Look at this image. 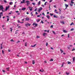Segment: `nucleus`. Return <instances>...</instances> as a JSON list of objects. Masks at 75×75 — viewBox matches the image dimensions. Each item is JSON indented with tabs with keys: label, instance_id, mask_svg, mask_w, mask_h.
<instances>
[{
	"label": "nucleus",
	"instance_id": "obj_44",
	"mask_svg": "<svg viewBox=\"0 0 75 75\" xmlns=\"http://www.w3.org/2000/svg\"><path fill=\"white\" fill-rule=\"evenodd\" d=\"M52 32H53V34H55V31H52Z\"/></svg>",
	"mask_w": 75,
	"mask_h": 75
},
{
	"label": "nucleus",
	"instance_id": "obj_36",
	"mask_svg": "<svg viewBox=\"0 0 75 75\" xmlns=\"http://www.w3.org/2000/svg\"><path fill=\"white\" fill-rule=\"evenodd\" d=\"M47 2H45V6H46V3H47Z\"/></svg>",
	"mask_w": 75,
	"mask_h": 75
},
{
	"label": "nucleus",
	"instance_id": "obj_24",
	"mask_svg": "<svg viewBox=\"0 0 75 75\" xmlns=\"http://www.w3.org/2000/svg\"><path fill=\"white\" fill-rule=\"evenodd\" d=\"M40 72H44V70H40Z\"/></svg>",
	"mask_w": 75,
	"mask_h": 75
},
{
	"label": "nucleus",
	"instance_id": "obj_15",
	"mask_svg": "<svg viewBox=\"0 0 75 75\" xmlns=\"http://www.w3.org/2000/svg\"><path fill=\"white\" fill-rule=\"evenodd\" d=\"M60 51H61V54H62V52H64V51H63L62 50V49H61L60 50Z\"/></svg>",
	"mask_w": 75,
	"mask_h": 75
},
{
	"label": "nucleus",
	"instance_id": "obj_57",
	"mask_svg": "<svg viewBox=\"0 0 75 75\" xmlns=\"http://www.w3.org/2000/svg\"><path fill=\"white\" fill-rule=\"evenodd\" d=\"M37 17H40V15H38Z\"/></svg>",
	"mask_w": 75,
	"mask_h": 75
},
{
	"label": "nucleus",
	"instance_id": "obj_3",
	"mask_svg": "<svg viewBox=\"0 0 75 75\" xmlns=\"http://www.w3.org/2000/svg\"><path fill=\"white\" fill-rule=\"evenodd\" d=\"M42 10V8L41 7H40L39 9V10H38V11H39V12H40V11H41V10Z\"/></svg>",
	"mask_w": 75,
	"mask_h": 75
},
{
	"label": "nucleus",
	"instance_id": "obj_37",
	"mask_svg": "<svg viewBox=\"0 0 75 75\" xmlns=\"http://www.w3.org/2000/svg\"><path fill=\"white\" fill-rule=\"evenodd\" d=\"M73 61H75V57H73Z\"/></svg>",
	"mask_w": 75,
	"mask_h": 75
},
{
	"label": "nucleus",
	"instance_id": "obj_4",
	"mask_svg": "<svg viewBox=\"0 0 75 75\" xmlns=\"http://www.w3.org/2000/svg\"><path fill=\"white\" fill-rule=\"evenodd\" d=\"M28 8H29V9L30 10V11H32V10H33V7H31L30 6H29L28 7Z\"/></svg>",
	"mask_w": 75,
	"mask_h": 75
},
{
	"label": "nucleus",
	"instance_id": "obj_45",
	"mask_svg": "<svg viewBox=\"0 0 75 75\" xmlns=\"http://www.w3.org/2000/svg\"><path fill=\"white\" fill-rule=\"evenodd\" d=\"M25 46H27V43H25Z\"/></svg>",
	"mask_w": 75,
	"mask_h": 75
},
{
	"label": "nucleus",
	"instance_id": "obj_11",
	"mask_svg": "<svg viewBox=\"0 0 75 75\" xmlns=\"http://www.w3.org/2000/svg\"><path fill=\"white\" fill-rule=\"evenodd\" d=\"M36 45H37V44H36L34 45H31V47H35Z\"/></svg>",
	"mask_w": 75,
	"mask_h": 75
},
{
	"label": "nucleus",
	"instance_id": "obj_29",
	"mask_svg": "<svg viewBox=\"0 0 75 75\" xmlns=\"http://www.w3.org/2000/svg\"><path fill=\"white\" fill-rule=\"evenodd\" d=\"M61 18H64V17L63 16H61V17H60Z\"/></svg>",
	"mask_w": 75,
	"mask_h": 75
},
{
	"label": "nucleus",
	"instance_id": "obj_35",
	"mask_svg": "<svg viewBox=\"0 0 75 75\" xmlns=\"http://www.w3.org/2000/svg\"><path fill=\"white\" fill-rule=\"evenodd\" d=\"M50 14L51 16H52L53 15V14L51 13H50Z\"/></svg>",
	"mask_w": 75,
	"mask_h": 75
},
{
	"label": "nucleus",
	"instance_id": "obj_27",
	"mask_svg": "<svg viewBox=\"0 0 75 75\" xmlns=\"http://www.w3.org/2000/svg\"><path fill=\"white\" fill-rule=\"evenodd\" d=\"M66 74L67 75H69L70 74V73L69 72L68 73L67 72H66Z\"/></svg>",
	"mask_w": 75,
	"mask_h": 75
},
{
	"label": "nucleus",
	"instance_id": "obj_7",
	"mask_svg": "<svg viewBox=\"0 0 75 75\" xmlns=\"http://www.w3.org/2000/svg\"><path fill=\"white\" fill-rule=\"evenodd\" d=\"M25 20L26 21H29V20H30V19L28 18H25Z\"/></svg>",
	"mask_w": 75,
	"mask_h": 75
},
{
	"label": "nucleus",
	"instance_id": "obj_40",
	"mask_svg": "<svg viewBox=\"0 0 75 75\" xmlns=\"http://www.w3.org/2000/svg\"><path fill=\"white\" fill-rule=\"evenodd\" d=\"M72 24H74V23H71L70 24V25L71 26L72 25Z\"/></svg>",
	"mask_w": 75,
	"mask_h": 75
},
{
	"label": "nucleus",
	"instance_id": "obj_23",
	"mask_svg": "<svg viewBox=\"0 0 75 75\" xmlns=\"http://www.w3.org/2000/svg\"><path fill=\"white\" fill-rule=\"evenodd\" d=\"M64 63H62L61 67H63L64 66Z\"/></svg>",
	"mask_w": 75,
	"mask_h": 75
},
{
	"label": "nucleus",
	"instance_id": "obj_26",
	"mask_svg": "<svg viewBox=\"0 0 75 75\" xmlns=\"http://www.w3.org/2000/svg\"><path fill=\"white\" fill-rule=\"evenodd\" d=\"M37 22H39V21H40V19H37L36 20Z\"/></svg>",
	"mask_w": 75,
	"mask_h": 75
},
{
	"label": "nucleus",
	"instance_id": "obj_32",
	"mask_svg": "<svg viewBox=\"0 0 75 75\" xmlns=\"http://www.w3.org/2000/svg\"><path fill=\"white\" fill-rule=\"evenodd\" d=\"M50 61H54V60L52 59H51Z\"/></svg>",
	"mask_w": 75,
	"mask_h": 75
},
{
	"label": "nucleus",
	"instance_id": "obj_49",
	"mask_svg": "<svg viewBox=\"0 0 75 75\" xmlns=\"http://www.w3.org/2000/svg\"><path fill=\"white\" fill-rule=\"evenodd\" d=\"M9 21V18H8L7 19V21Z\"/></svg>",
	"mask_w": 75,
	"mask_h": 75
},
{
	"label": "nucleus",
	"instance_id": "obj_10",
	"mask_svg": "<svg viewBox=\"0 0 75 75\" xmlns=\"http://www.w3.org/2000/svg\"><path fill=\"white\" fill-rule=\"evenodd\" d=\"M1 15H3V12H1L0 13V19L1 18Z\"/></svg>",
	"mask_w": 75,
	"mask_h": 75
},
{
	"label": "nucleus",
	"instance_id": "obj_41",
	"mask_svg": "<svg viewBox=\"0 0 75 75\" xmlns=\"http://www.w3.org/2000/svg\"><path fill=\"white\" fill-rule=\"evenodd\" d=\"M41 23H42V24H43L44 23V22H43L42 20L41 21Z\"/></svg>",
	"mask_w": 75,
	"mask_h": 75
},
{
	"label": "nucleus",
	"instance_id": "obj_31",
	"mask_svg": "<svg viewBox=\"0 0 75 75\" xmlns=\"http://www.w3.org/2000/svg\"><path fill=\"white\" fill-rule=\"evenodd\" d=\"M17 31H19V30H16V33H15L16 34L17 33V32H16Z\"/></svg>",
	"mask_w": 75,
	"mask_h": 75
},
{
	"label": "nucleus",
	"instance_id": "obj_8",
	"mask_svg": "<svg viewBox=\"0 0 75 75\" xmlns=\"http://www.w3.org/2000/svg\"><path fill=\"white\" fill-rule=\"evenodd\" d=\"M35 25V27H37V24H36L35 23H34L33 24V25Z\"/></svg>",
	"mask_w": 75,
	"mask_h": 75
},
{
	"label": "nucleus",
	"instance_id": "obj_63",
	"mask_svg": "<svg viewBox=\"0 0 75 75\" xmlns=\"http://www.w3.org/2000/svg\"><path fill=\"white\" fill-rule=\"evenodd\" d=\"M18 23H20V20H18Z\"/></svg>",
	"mask_w": 75,
	"mask_h": 75
},
{
	"label": "nucleus",
	"instance_id": "obj_55",
	"mask_svg": "<svg viewBox=\"0 0 75 75\" xmlns=\"http://www.w3.org/2000/svg\"><path fill=\"white\" fill-rule=\"evenodd\" d=\"M52 0H50V3H51V2H52Z\"/></svg>",
	"mask_w": 75,
	"mask_h": 75
},
{
	"label": "nucleus",
	"instance_id": "obj_1",
	"mask_svg": "<svg viewBox=\"0 0 75 75\" xmlns=\"http://www.w3.org/2000/svg\"><path fill=\"white\" fill-rule=\"evenodd\" d=\"M3 6H0V11L2 10L3 12H4V10H3L4 9V8H3Z\"/></svg>",
	"mask_w": 75,
	"mask_h": 75
},
{
	"label": "nucleus",
	"instance_id": "obj_5",
	"mask_svg": "<svg viewBox=\"0 0 75 75\" xmlns=\"http://www.w3.org/2000/svg\"><path fill=\"white\" fill-rule=\"evenodd\" d=\"M9 6H8V7H6V9H5V11H7V9L9 8Z\"/></svg>",
	"mask_w": 75,
	"mask_h": 75
},
{
	"label": "nucleus",
	"instance_id": "obj_21",
	"mask_svg": "<svg viewBox=\"0 0 75 75\" xmlns=\"http://www.w3.org/2000/svg\"><path fill=\"white\" fill-rule=\"evenodd\" d=\"M65 6L66 7H68V5L67 4H65Z\"/></svg>",
	"mask_w": 75,
	"mask_h": 75
},
{
	"label": "nucleus",
	"instance_id": "obj_54",
	"mask_svg": "<svg viewBox=\"0 0 75 75\" xmlns=\"http://www.w3.org/2000/svg\"><path fill=\"white\" fill-rule=\"evenodd\" d=\"M4 25H2V28H4Z\"/></svg>",
	"mask_w": 75,
	"mask_h": 75
},
{
	"label": "nucleus",
	"instance_id": "obj_48",
	"mask_svg": "<svg viewBox=\"0 0 75 75\" xmlns=\"http://www.w3.org/2000/svg\"><path fill=\"white\" fill-rule=\"evenodd\" d=\"M44 62H45V63H47V62H46V61H44Z\"/></svg>",
	"mask_w": 75,
	"mask_h": 75
},
{
	"label": "nucleus",
	"instance_id": "obj_9",
	"mask_svg": "<svg viewBox=\"0 0 75 75\" xmlns=\"http://www.w3.org/2000/svg\"><path fill=\"white\" fill-rule=\"evenodd\" d=\"M25 0H23V1H21V4H23V3H25Z\"/></svg>",
	"mask_w": 75,
	"mask_h": 75
},
{
	"label": "nucleus",
	"instance_id": "obj_28",
	"mask_svg": "<svg viewBox=\"0 0 75 75\" xmlns=\"http://www.w3.org/2000/svg\"><path fill=\"white\" fill-rule=\"evenodd\" d=\"M10 31L11 32V31H13V29H12V28H10Z\"/></svg>",
	"mask_w": 75,
	"mask_h": 75
},
{
	"label": "nucleus",
	"instance_id": "obj_16",
	"mask_svg": "<svg viewBox=\"0 0 75 75\" xmlns=\"http://www.w3.org/2000/svg\"><path fill=\"white\" fill-rule=\"evenodd\" d=\"M26 9V8H23L22 9V10H25Z\"/></svg>",
	"mask_w": 75,
	"mask_h": 75
},
{
	"label": "nucleus",
	"instance_id": "obj_13",
	"mask_svg": "<svg viewBox=\"0 0 75 75\" xmlns=\"http://www.w3.org/2000/svg\"><path fill=\"white\" fill-rule=\"evenodd\" d=\"M40 4H41V1H39V2H38V6H40Z\"/></svg>",
	"mask_w": 75,
	"mask_h": 75
},
{
	"label": "nucleus",
	"instance_id": "obj_2",
	"mask_svg": "<svg viewBox=\"0 0 75 75\" xmlns=\"http://www.w3.org/2000/svg\"><path fill=\"white\" fill-rule=\"evenodd\" d=\"M26 3H27V6H28V5H29L30 4V1H26Z\"/></svg>",
	"mask_w": 75,
	"mask_h": 75
},
{
	"label": "nucleus",
	"instance_id": "obj_14",
	"mask_svg": "<svg viewBox=\"0 0 75 75\" xmlns=\"http://www.w3.org/2000/svg\"><path fill=\"white\" fill-rule=\"evenodd\" d=\"M13 4V3L12 2H9L10 5H12V4Z\"/></svg>",
	"mask_w": 75,
	"mask_h": 75
},
{
	"label": "nucleus",
	"instance_id": "obj_43",
	"mask_svg": "<svg viewBox=\"0 0 75 75\" xmlns=\"http://www.w3.org/2000/svg\"><path fill=\"white\" fill-rule=\"evenodd\" d=\"M74 30V28H72L71 29V31H73Z\"/></svg>",
	"mask_w": 75,
	"mask_h": 75
},
{
	"label": "nucleus",
	"instance_id": "obj_61",
	"mask_svg": "<svg viewBox=\"0 0 75 75\" xmlns=\"http://www.w3.org/2000/svg\"><path fill=\"white\" fill-rule=\"evenodd\" d=\"M68 49H70V47H67Z\"/></svg>",
	"mask_w": 75,
	"mask_h": 75
},
{
	"label": "nucleus",
	"instance_id": "obj_60",
	"mask_svg": "<svg viewBox=\"0 0 75 75\" xmlns=\"http://www.w3.org/2000/svg\"><path fill=\"white\" fill-rule=\"evenodd\" d=\"M2 54H4V51L2 50Z\"/></svg>",
	"mask_w": 75,
	"mask_h": 75
},
{
	"label": "nucleus",
	"instance_id": "obj_39",
	"mask_svg": "<svg viewBox=\"0 0 75 75\" xmlns=\"http://www.w3.org/2000/svg\"><path fill=\"white\" fill-rule=\"evenodd\" d=\"M32 4L33 5H35V3H32Z\"/></svg>",
	"mask_w": 75,
	"mask_h": 75
},
{
	"label": "nucleus",
	"instance_id": "obj_56",
	"mask_svg": "<svg viewBox=\"0 0 75 75\" xmlns=\"http://www.w3.org/2000/svg\"><path fill=\"white\" fill-rule=\"evenodd\" d=\"M42 15H44V16H45V14H44V13L43 12L42 13Z\"/></svg>",
	"mask_w": 75,
	"mask_h": 75
},
{
	"label": "nucleus",
	"instance_id": "obj_19",
	"mask_svg": "<svg viewBox=\"0 0 75 75\" xmlns=\"http://www.w3.org/2000/svg\"><path fill=\"white\" fill-rule=\"evenodd\" d=\"M9 69H10V68L9 67L6 68V70L8 71H9Z\"/></svg>",
	"mask_w": 75,
	"mask_h": 75
},
{
	"label": "nucleus",
	"instance_id": "obj_58",
	"mask_svg": "<svg viewBox=\"0 0 75 75\" xmlns=\"http://www.w3.org/2000/svg\"><path fill=\"white\" fill-rule=\"evenodd\" d=\"M46 46H47V45H48V42H46Z\"/></svg>",
	"mask_w": 75,
	"mask_h": 75
},
{
	"label": "nucleus",
	"instance_id": "obj_30",
	"mask_svg": "<svg viewBox=\"0 0 75 75\" xmlns=\"http://www.w3.org/2000/svg\"><path fill=\"white\" fill-rule=\"evenodd\" d=\"M53 17H54V18H58V17H57V16H55V15H54V16H53Z\"/></svg>",
	"mask_w": 75,
	"mask_h": 75
},
{
	"label": "nucleus",
	"instance_id": "obj_46",
	"mask_svg": "<svg viewBox=\"0 0 75 75\" xmlns=\"http://www.w3.org/2000/svg\"><path fill=\"white\" fill-rule=\"evenodd\" d=\"M74 2H72V1H71V4H74Z\"/></svg>",
	"mask_w": 75,
	"mask_h": 75
},
{
	"label": "nucleus",
	"instance_id": "obj_64",
	"mask_svg": "<svg viewBox=\"0 0 75 75\" xmlns=\"http://www.w3.org/2000/svg\"><path fill=\"white\" fill-rule=\"evenodd\" d=\"M16 13H18L19 12L18 11H16Z\"/></svg>",
	"mask_w": 75,
	"mask_h": 75
},
{
	"label": "nucleus",
	"instance_id": "obj_62",
	"mask_svg": "<svg viewBox=\"0 0 75 75\" xmlns=\"http://www.w3.org/2000/svg\"><path fill=\"white\" fill-rule=\"evenodd\" d=\"M8 52H10V51H11V50H8Z\"/></svg>",
	"mask_w": 75,
	"mask_h": 75
},
{
	"label": "nucleus",
	"instance_id": "obj_17",
	"mask_svg": "<svg viewBox=\"0 0 75 75\" xmlns=\"http://www.w3.org/2000/svg\"><path fill=\"white\" fill-rule=\"evenodd\" d=\"M46 17H47V18H48V19H49V18H50V16H49L48 15H47L46 16Z\"/></svg>",
	"mask_w": 75,
	"mask_h": 75
},
{
	"label": "nucleus",
	"instance_id": "obj_52",
	"mask_svg": "<svg viewBox=\"0 0 75 75\" xmlns=\"http://www.w3.org/2000/svg\"><path fill=\"white\" fill-rule=\"evenodd\" d=\"M11 41H13V42H14V41H13V39H12V40H11Z\"/></svg>",
	"mask_w": 75,
	"mask_h": 75
},
{
	"label": "nucleus",
	"instance_id": "obj_53",
	"mask_svg": "<svg viewBox=\"0 0 75 75\" xmlns=\"http://www.w3.org/2000/svg\"><path fill=\"white\" fill-rule=\"evenodd\" d=\"M2 71L3 72H6V71H4L3 70H2Z\"/></svg>",
	"mask_w": 75,
	"mask_h": 75
},
{
	"label": "nucleus",
	"instance_id": "obj_34",
	"mask_svg": "<svg viewBox=\"0 0 75 75\" xmlns=\"http://www.w3.org/2000/svg\"><path fill=\"white\" fill-rule=\"evenodd\" d=\"M72 51H75V49L74 48H73V49L72 50Z\"/></svg>",
	"mask_w": 75,
	"mask_h": 75
},
{
	"label": "nucleus",
	"instance_id": "obj_51",
	"mask_svg": "<svg viewBox=\"0 0 75 75\" xmlns=\"http://www.w3.org/2000/svg\"><path fill=\"white\" fill-rule=\"evenodd\" d=\"M20 42V41H18L16 42V43H18L19 42Z\"/></svg>",
	"mask_w": 75,
	"mask_h": 75
},
{
	"label": "nucleus",
	"instance_id": "obj_6",
	"mask_svg": "<svg viewBox=\"0 0 75 75\" xmlns=\"http://www.w3.org/2000/svg\"><path fill=\"white\" fill-rule=\"evenodd\" d=\"M25 26H27L28 25L29 26H30L31 25V24H30L28 23L27 24L26 23L25 24Z\"/></svg>",
	"mask_w": 75,
	"mask_h": 75
},
{
	"label": "nucleus",
	"instance_id": "obj_33",
	"mask_svg": "<svg viewBox=\"0 0 75 75\" xmlns=\"http://www.w3.org/2000/svg\"><path fill=\"white\" fill-rule=\"evenodd\" d=\"M37 8H36L34 10L35 11H37Z\"/></svg>",
	"mask_w": 75,
	"mask_h": 75
},
{
	"label": "nucleus",
	"instance_id": "obj_12",
	"mask_svg": "<svg viewBox=\"0 0 75 75\" xmlns=\"http://www.w3.org/2000/svg\"><path fill=\"white\" fill-rule=\"evenodd\" d=\"M47 33H44L43 34V36H45L46 35H47Z\"/></svg>",
	"mask_w": 75,
	"mask_h": 75
},
{
	"label": "nucleus",
	"instance_id": "obj_25",
	"mask_svg": "<svg viewBox=\"0 0 75 75\" xmlns=\"http://www.w3.org/2000/svg\"><path fill=\"white\" fill-rule=\"evenodd\" d=\"M4 2L5 3H7V1L6 0H4Z\"/></svg>",
	"mask_w": 75,
	"mask_h": 75
},
{
	"label": "nucleus",
	"instance_id": "obj_59",
	"mask_svg": "<svg viewBox=\"0 0 75 75\" xmlns=\"http://www.w3.org/2000/svg\"><path fill=\"white\" fill-rule=\"evenodd\" d=\"M51 50H54V48H53L52 47H51Z\"/></svg>",
	"mask_w": 75,
	"mask_h": 75
},
{
	"label": "nucleus",
	"instance_id": "obj_38",
	"mask_svg": "<svg viewBox=\"0 0 75 75\" xmlns=\"http://www.w3.org/2000/svg\"><path fill=\"white\" fill-rule=\"evenodd\" d=\"M63 32H64V33H67V31H66V30H63Z\"/></svg>",
	"mask_w": 75,
	"mask_h": 75
},
{
	"label": "nucleus",
	"instance_id": "obj_47",
	"mask_svg": "<svg viewBox=\"0 0 75 75\" xmlns=\"http://www.w3.org/2000/svg\"><path fill=\"white\" fill-rule=\"evenodd\" d=\"M51 28H53V25H51L50 26Z\"/></svg>",
	"mask_w": 75,
	"mask_h": 75
},
{
	"label": "nucleus",
	"instance_id": "obj_50",
	"mask_svg": "<svg viewBox=\"0 0 75 75\" xmlns=\"http://www.w3.org/2000/svg\"><path fill=\"white\" fill-rule=\"evenodd\" d=\"M49 10H51V8H50V6H49Z\"/></svg>",
	"mask_w": 75,
	"mask_h": 75
},
{
	"label": "nucleus",
	"instance_id": "obj_42",
	"mask_svg": "<svg viewBox=\"0 0 75 75\" xmlns=\"http://www.w3.org/2000/svg\"><path fill=\"white\" fill-rule=\"evenodd\" d=\"M37 38H40V36H37L36 37Z\"/></svg>",
	"mask_w": 75,
	"mask_h": 75
},
{
	"label": "nucleus",
	"instance_id": "obj_18",
	"mask_svg": "<svg viewBox=\"0 0 75 75\" xmlns=\"http://www.w3.org/2000/svg\"><path fill=\"white\" fill-rule=\"evenodd\" d=\"M32 64H35V61H34V60H33Z\"/></svg>",
	"mask_w": 75,
	"mask_h": 75
},
{
	"label": "nucleus",
	"instance_id": "obj_20",
	"mask_svg": "<svg viewBox=\"0 0 75 75\" xmlns=\"http://www.w3.org/2000/svg\"><path fill=\"white\" fill-rule=\"evenodd\" d=\"M61 23H62V24H64V22L63 21H61Z\"/></svg>",
	"mask_w": 75,
	"mask_h": 75
},
{
	"label": "nucleus",
	"instance_id": "obj_22",
	"mask_svg": "<svg viewBox=\"0 0 75 75\" xmlns=\"http://www.w3.org/2000/svg\"><path fill=\"white\" fill-rule=\"evenodd\" d=\"M71 64V62H68V64Z\"/></svg>",
	"mask_w": 75,
	"mask_h": 75
}]
</instances>
